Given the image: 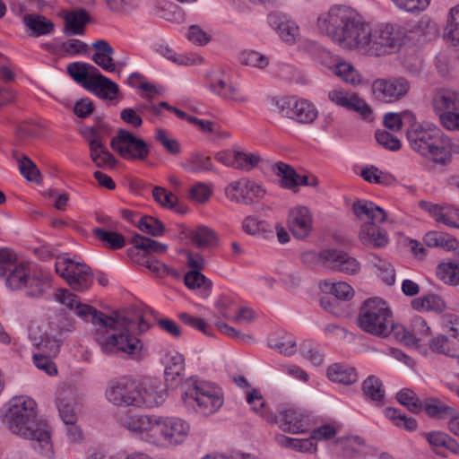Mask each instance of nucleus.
<instances>
[{
	"label": "nucleus",
	"instance_id": "nucleus-14",
	"mask_svg": "<svg viewBox=\"0 0 459 459\" xmlns=\"http://www.w3.org/2000/svg\"><path fill=\"white\" fill-rule=\"evenodd\" d=\"M137 382L123 376L109 380L105 390L106 399L115 406L135 407Z\"/></svg>",
	"mask_w": 459,
	"mask_h": 459
},
{
	"label": "nucleus",
	"instance_id": "nucleus-62",
	"mask_svg": "<svg viewBox=\"0 0 459 459\" xmlns=\"http://www.w3.org/2000/svg\"><path fill=\"white\" fill-rule=\"evenodd\" d=\"M185 284L191 290L204 287V290H211L212 282L197 270H190L184 277Z\"/></svg>",
	"mask_w": 459,
	"mask_h": 459
},
{
	"label": "nucleus",
	"instance_id": "nucleus-59",
	"mask_svg": "<svg viewBox=\"0 0 459 459\" xmlns=\"http://www.w3.org/2000/svg\"><path fill=\"white\" fill-rule=\"evenodd\" d=\"M274 172L277 176L281 177V185L284 187L293 189L297 186L298 174L289 165L278 162L274 165Z\"/></svg>",
	"mask_w": 459,
	"mask_h": 459
},
{
	"label": "nucleus",
	"instance_id": "nucleus-25",
	"mask_svg": "<svg viewBox=\"0 0 459 459\" xmlns=\"http://www.w3.org/2000/svg\"><path fill=\"white\" fill-rule=\"evenodd\" d=\"M360 243L368 248H385L389 243L387 231L372 222H364L359 232Z\"/></svg>",
	"mask_w": 459,
	"mask_h": 459
},
{
	"label": "nucleus",
	"instance_id": "nucleus-56",
	"mask_svg": "<svg viewBox=\"0 0 459 459\" xmlns=\"http://www.w3.org/2000/svg\"><path fill=\"white\" fill-rule=\"evenodd\" d=\"M415 32L422 37L424 41H429L438 36L439 28L429 17H422L415 28Z\"/></svg>",
	"mask_w": 459,
	"mask_h": 459
},
{
	"label": "nucleus",
	"instance_id": "nucleus-26",
	"mask_svg": "<svg viewBox=\"0 0 459 459\" xmlns=\"http://www.w3.org/2000/svg\"><path fill=\"white\" fill-rule=\"evenodd\" d=\"M86 90L104 100L115 99L119 91L118 85L101 74L99 70L90 77Z\"/></svg>",
	"mask_w": 459,
	"mask_h": 459
},
{
	"label": "nucleus",
	"instance_id": "nucleus-9",
	"mask_svg": "<svg viewBox=\"0 0 459 459\" xmlns=\"http://www.w3.org/2000/svg\"><path fill=\"white\" fill-rule=\"evenodd\" d=\"M153 446L158 447L178 446L189 436L190 424L178 417H156Z\"/></svg>",
	"mask_w": 459,
	"mask_h": 459
},
{
	"label": "nucleus",
	"instance_id": "nucleus-10",
	"mask_svg": "<svg viewBox=\"0 0 459 459\" xmlns=\"http://www.w3.org/2000/svg\"><path fill=\"white\" fill-rule=\"evenodd\" d=\"M56 273L75 291L88 290L93 281V273L89 265L70 258L59 256L55 264Z\"/></svg>",
	"mask_w": 459,
	"mask_h": 459
},
{
	"label": "nucleus",
	"instance_id": "nucleus-37",
	"mask_svg": "<svg viewBox=\"0 0 459 459\" xmlns=\"http://www.w3.org/2000/svg\"><path fill=\"white\" fill-rule=\"evenodd\" d=\"M411 307L416 310L442 312L446 309L445 300L438 295L428 294L411 300Z\"/></svg>",
	"mask_w": 459,
	"mask_h": 459
},
{
	"label": "nucleus",
	"instance_id": "nucleus-19",
	"mask_svg": "<svg viewBox=\"0 0 459 459\" xmlns=\"http://www.w3.org/2000/svg\"><path fill=\"white\" fill-rule=\"evenodd\" d=\"M167 397L165 385L158 380L137 382L135 408H153L162 404Z\"/></svg>",
	"mask_w": 459,
	"mask_h": 459
},
{
	"label": "nucleus",
	"instance_id": "nucleus-11",
	"mask_svg": "<svg viewBox=\"0 0 459 459\" xmlns=\"http://www.w3.org/2000/svg\"><path fill=\"white\" fill-rule=\"evenodd\" d=\"M372 29L363 17L346 10V48L369 55Z\"/></svg>",
	"mask_w": 459,
	"mask_h": 459
},
{
	"label": "nucleus",
	"instance_id": "nucleus-41",
	"mask_svg": "<svg viewBox=\"0 0 459 459\" xmlns=\"http://www.w3.org/2000/svg\"><path fill=\"white\" fill-rule=\"evenodd\" d=\"M132 243L136 249L142 250L147 255L152 253L163 254L168 250L166 244L138 234L132 238Z\"/></svg>",
	"mask_w": 459,
	"mask_h": 459
},
{
	"label": "nucleus",
	"instance_id": "nucleus-38",
	"mask_svg": "<svg viewBox=\"0 0 459 459\" xmlns=\"http://www.w3.org/2000/svg\"><path fill=\"white\" fill-rule=\"evenodd\" d=\"M346 109L358 113L364 120H372V108L364 99L355 92L346 91Z\"/></svg>",
	"mask_w": 459,
	"mask_h": 459
},
{
	"label": "nucleus",
	"instance_id": "nucleus-20",
	"mask_svg": "<svg viewBox=\"0 0 459 459\" xmlns=\"http://www.w3.org/2000/svg\"><path fill=\"white\" fill-rule=\"evenodd\" d=\"M157 416L126 413L120 417L119 423L133 434L140 435L145 442L152 445Z\"/></svg>",
	"mask_w": 459,
	"mask_h": 459
},
{
	"label": "nucleus",
	"instance_id": "nucleus-32",
	"mask_svg": "<svg viewBox=\"0 0 459 459\" xmlns=\"http://www.w3.org/2000/svg\"><path fill=\"white\" fill-rule=\"evenodd\" d=\"M363 395L377 406L385 403V392L381 379L374 375L368 377L362 383Z\"/></svg>",
	"mask_w": 459,
	"mask_h": 459
},
{
	"label": "nucleus",
	"instance_id": "nucleus-63",
	"mask_svg": "<svg viewBox=\"0 0 459 459\" xmlns=\"http://www.w3.org/2000/svg\"><path fill=\"white\" fill-rule=\"evenodd\" d=\"M373 264L380 273L382 280L387 285H393L395 281V272L393 265L377 255H374Z\"/></svg>",
	"mask_w": 459,
	"mask_h": 459
},
{
	"label": "nucleus",
	"instance_id": "nucleus-36",
	"mask_svg": "<svg viewBox=\"0 0 459 459\" xmlns=\"http://www.w3.org/2000/svg\"><path fill=\"white\" fill-rule=\"evenodd\" d=\"M94 72H98V69L94 65L87 63L74 62L67 65L68 74L85 89L90 81V77Z\"/></svg>",
	"mask_w": 459,
	"mask_h": 459
},
{
	"label": "nucleus",
	"instance_id": "nucleus-43",
	"mask_svg": "<svg viewBox=\"0 0 459 459\" xmlns=\"http://www.w3.org/2000/svg\"><path fill=\"white\" fill-rule=\"evenodd\" d=\"M93 235L110 249H119L126 245V239L123 235L96 228L92 230Z\"/></svg>",
	"mask_w": 459,
	"mask_h": 459
},
{
	"label": "nucleus",
	"instance_id": "nucleus-50",
	"mask_svg": "<svg viewBox=\"0 0 459 459\" xmlns=\"http://www.w3.org/2000/svg\"><path fill=\"white\" fill-rule=\"evenodd\" d=\"M385 415L397 427L403 428L408 431H413L418 428L417 420L412 417H407L400 410L394 408L386 409Z\"/></svg>",
	"mask_w": 459,
	"mask_h": 459
},
{
	"label": "nucleus",
	"instance_id": "nucleus-22",
	"mask_svg": "<svg viewBox=\"0 0 459 459\" xmlns=\"http://www.w3.org/2000/svg\"><path fill=\"white\" fill-rule=\"evenodd\" d=\"M412 331L406 330L403 326L398 325L395 330V338L408 346H420L431 335V331L427 322L422 317H415L411 322Z\"/></svg>",
	"mask_w": 459,
	"mask_h": 459
},
{
	"label": "nucleus",
	"instance_id": "nucleus-61",
	"mask_svg": "<svg viewBox=\"0 0 459 459\" xmlns=\"http://www.w3.org/2000/svg\"><path fill=\"white\" fill-rule=\"evenodd\" d=\"M57 409L65 424L75 423L77 406L72 398L58 399Z\"/></svg>",
	"mask_w": 459,
	"mask_h": 459
},
{
	"label": "nucleus",
	"instance_id": "nucleus-27",
	"mask_svg": "<svg viewBox=\"0 0 459 459\" xmlns=\"http://www.w3.org/2000/svg\"><path fill=\"white\" fill-rule=\"evenodd\" d=\"M307 426V419L301 412L294 409H287L280 412V427L283 431L292 434L302 433Z\"/></svg>",
	"mask_w": 459,
	"mask_h": 459
},
{
	"label": "nucleus",
	"instance_id": "nucleus-60",
	"mask_svg": "<svg viewBox=\"0 0 459 459\" xmlns=\"http://www.w3.org/2000/svg\"><path fill=\"white\" fill-rule=\"evenodd\" d=\"M138 228L141 231L153 237L162 236L165 230L164 224L152 216L143 217L138 222Z\"/></svg>",
	"mask_w": 459,
	"mask_h": 459
},
{
	"label": "nucleus",
	"instance_id": "nucleus-35",
	"mask_svg": "<svg viewBox=\"0 0 459 459\" xmlns=\"http://www.w3.org/2000/svg\"><path fill=\"white\" fill-rule=\"evenodd\" d=\"M191 241L201 248L210 247L218 243V237L215 231L204 225L198 226L189 233Z\"/></svg>",
	"mask_w": 459,
	"mask_h": 459
},
{
	"label": "nucleus",
	"instance_id": "nucleus-49",
	"mask_svg": "<svg viewBox=\"0 0 459 459\" xmlns=\"http://www.w3.org/2000/svg\"><path fill=\"white\" fill-rule=\"evenodd\" d=\"M268 345L271 349L284 356H292L297 351L296 341L288 336L271 338Z\"/></svg>",
	"mask_w": 459,
	"mask_h": 459
},
{
	"label": "nucleus",
	"instance_id": "nucleus-12",
	"mask_svg": "<svg viewBox=\"0 0 459 459\" xmlns=\"http://www.w3.org/2000/svg\"><path fill=\"white\" fill-rule=\"evenodd\" d=\"M275 106L280 115L301 124H310L318 116L315 105L305 99L285 96L276 100Z\"/></svg>",
	"mask_w": 459,
	"mask_h": 459
},
{
	"label": "nucleus",
	"instance_id": "nucleus-64",
	"mask_svg": "<svg viewBox=\"0 0 459 459\" xmlns=\"http://www.w3.org/2000/svg\"><path fill=\"white\" fill-rule=\"evenodd\" d=\"M152 196L162 207L168 209H174L178 200L177 195L160 186L153 188Z\"/></svg>",
	"mask_w": 459,
	"mask_h": 459
},
{
	"label": "nucleus",
	"instance_id": "nucleus-15",
	"mask_svg": "<svg viewBox=\"0 0 459 459\" xmlns=\"http://www.w3.org/2000/svg\"><path fill=\"white\" fill-rule=\"evenodd\" d=\"M225 195L231 202L250 205L255 201L263 199L266 195V190L254 179L241 178L230 182L226 186Z\"/></svg>",
	"mask_w": 459,
	"mask_h": 459
},
{
	"label": "nucleus",
	"instance_id": "nucleus-7",
	"mask_svg": "<svg viewBox=\"0 0 459 459\" xmlns=\"http://www.w3.org/2000/svg\"><path fill=\"white\" fill-rule=\"evenodd\" d=\"M408 39V30L397 23H380L372 30L369 56H382L400 50Z\"/></svg>",
	"mask_w": 459,
	"mask_h": 459
},
{
	"label": "nucleus",
	"instance_id": "nucleus-28",
	"mask_svg": "<svg viewBox=\"0 0 459 459\" xmlns=\"http://www.w3.org/2000/svg\"><path fill=\"white\" fill-rule=\"evenodd\" d=\"M89 13L83 9H75L65 15L64 33L66 36L82 35L84 27L90 22Z\"/></svg>",
	"mask_w": 459,
	"mask_h": 459
},
{
	"label": "nucleus",
	"instance_id": "nucleus-24",
	"mask_svg": "<svg viewBox=\"0 0 459 459\" xmlns=\"http://www.w3.org/2000/svg\"><path fill=\"white\" fill-rule=\"evenodd\" d=\"M288 224L292 234L298 238L307 237L312 230L313 218L306 206H296L290 210Z\"/></svg>",
	"mask_w": 459,
	"mask_h": 459
},
{
	"label": "nucleus",
	"instance_id": "nucleus-8",
	"mask_svg": "<svg viewBox=\"0 0 459 459\" xmlns=\"http://www.w3.org/2000/svg\"><path fill=\"white\" fill-rule=\"evenodd\" d=\"M12 290H23L30 298H41L51 288V277L42 272L31 273L29 266H18L6 277Z\"/></svg>",
	"mask_w": 459,
	"mask_h": 459
},
{
	"label": "nucleus",
	"instance_id": "nucleus-23",
	"mask_svg": "<svg viewBox=\"0 0 459 459\" xmlns=\"http://www.w3.org/2000/svg\"><path fill=\"white\" fill-rule=\"evenodd\" d=\"M419 206L429 212L437 223L459 229V207L451 204L439 205L428 201H420Z\"/></svg>",
	"mask_w": 459,
	"mask_h": 459
},
{
	"label": "nucleus",
	"instance_id": "nucleus-31",
	"mask_svg": "<svg viewBox=\"0 0 459 459\" xmlns=\"http://www.w3.org/2000/svg\"><path fill=\"white\" fill-rule=\"evenodd\" d=\"M22 21L33 37L49 35L54 31V23L43 15L27 13L23 16Z\"/></svg>",
	"mask_w": 459,
	"mask_h": 459
},
{
	"label": "nucleus",
	"instance_id": "nucleus-5",
	"mask_svg": "<svg viewBox=\"0 0 459 459\" xmlns=\"http://www.w3.org/2000/svg\"><path fill=\"white\" fill-rule=\"evenodd\" d=\"M182 389V401L189 411L208 416L223 404L220 390L208 382L191 377L183 383Z\"/></svg>",
	"mask_w": 459,
	"mask_h": 459
},
{
	"label": "nucleus",
	"instance_id": "nucleus-39",
	"mask_svg": "<svg viewBox=\"0 0 459 459\" xmlns=\"http://www.w3.org/2000/svg\"><path fill=\"white\" fill-rule=\"evenodd\" d=\"M182 167L192 173H200L205 171H213L212 159L201 153H192L185 161Z\"/></svg>",
	"mask_w": 459,
	"mask_h": 459
},
{
	"label": "nucleus",
	"instance_id": "nucleus-30",
	"mask_svg": "<svg viewBox=\"0 0 459 459\" xmlns=\"http://www.w3.org/2000/svg\"><path fill=\"white\" fill-rule=\"evenodd\" d=\"M432 102L436 113L459 111V93L455 91L448 89L437 91Z\"/></svg>",
	"mask_w": 459,
	"mask_h": 459
},
{
	"label": "nucleus",
	"instance_id": "nucleus-42",
	"mask_svg": "<svg viewBox=\"0 0 459 459\" xmlns=\"http://www.w3.org/2000/svg\"><path fill=\"white\" fill-rule=\"evenodd\" d=\"M312 436L309 438H292L281 435L277 437V442L285 447H290L299 452L312 453L316 450V446Z\"/></svg>",
	"mask_w": 459,
	"mask_h": 459
},
{
	"label": "nucleus",
	"instance_id": "nucleus-55",
	"mask_svg": "<svg viewBox=\"0 0 459 459\" xmlns=\"http://www.w3.org/2000/svg\"><path fill=\"white\" fill-rule=\"evenodd\" d=\"M262 160L257 152H247L237 150L236 169L251 171L256 168Z\"/></svg>",
	"mask_w": 459,
	"mask_h": 459
},
{
	"label": "nucleus",
	"instance_id": "nucleus-57",
	"mask_svg": "<svg viewBox=\"0 0 459 459\" xmlns=\"http://www.w3.org/2000/svg\"><path fill=\"white\" fill-rule=\"evenodd\" d=\"M185 370V359L183 355L176 353L172 355L165 368L167 381H176Z\"/></svg>",
	"mask_w": 459,
	"mask_h": 459
},
{
	"label": "nucleus",
	"instance_id": "nucleus-54",
	"mask_svg": "<svg viewBox=\"0 0 459 459\" xmlns=\"http://www.w3.org/2000/svg\"><path fill=\"white\" fill-rule=\"evenodd\" d=\"M445 35L454 46H459V4L450 10Z\"/></svg>",
	"mask_w": 459,
	"mask_h": 459
},
{
	"label": "nucleus",
	"instance_id": "nucleus-58",
	"mask_svg": "<svg viewBox=\"0 0 459 459\" xmlns=\"http://www.w3.org/2000/svg\"><path fill=\"white\" fill-rule=\"evenodd\" d=\"M18 266H25V264H17L16 255L12 250L0 249V277L8 276Z\"/></svg>",
	"mask_w": 459,
	"mask_h": 459
},
{
	"label": "nucleus",
	"instance_id": "nucleus-48",
	"mask_svg": "<svg viewBox=\"0 0 459 459\" xmlns=\"http://www.w3.org/2000/svg\"><path fill=\"white\" fill-rule=\"evenodd\" d=\"M13 156L18 163L21 174L28 180H35L39 175V171L35 163L18 151H13Z\"/></svg>",
	"mask_w": 459,
	"mask_h": 459
},
{
	"label": "nucleus",
	"instance_id": "nucleus-33",
	"mask_svg": "<svg viewBox=\"0 0 459 459\" xmlns=\"http://www.w3.org/2000/svg\"><path fill=\"white\" fill-rule=\"evenodd\" d=\"M422 409H424L428 416L437 420H450L455 415L457 411L455 406L433 397L425 400Z\"/></svg>",
	"mask_w": 459,
	"mask_h": 459
},
{
	"label": "nucleus",
	"instance_id": "nucleus-45",
	"mask_svg": "<svg viewBox=\"0 0 459 459\" xmlns=\"http://www.w3.org/2000/svg\"><path fill=\"white\" fill-rule=\"evenodd\" d=\"M415 121L414 115L410 111L397 113H386L384 117V125L391 130H400L403 126L410 125Z\"/></svg>",
	"mask_w": 459,
	"mask_h": 459
},
{
	"label": "nucleus",
	"instance_id": "nucleus-4",
	"mask_svg": "<svg viewBox=\"0 0 459 459\" xmlns=\"http://www.w3.org/2000/svg\"><path fill=\"white\" fill-rule=\"evenodd\" d=\"M74 330V322L65 312H54L47 325L30 327L29 338L35 347H44L50 355H58L65 339Z\"/></svg>",
	"mask_w": 459,
	"mask_h": 459
},
{
	"label": "nucleus",
	"instance_id": "nucleus-46",
	"mask_svg": "<svg viewBox=\"0 0 459 459\" xmlns=\"http://www.w3.org/2000/svg\"><path fill=\"white\" fill-rule=\"evenodd\" d=\"M397 401L405 406L411 413H419L422 411L423 403L418 395L411 389L404 388L396 394Z\"/></svg>",
	"mask_w": 459,
	"mask_h": 459
},
{
	"label": "nucleus",
	"instance_id": "nucleus-3",
	"mask_svg": "<svg viewBox=\"0 0 459 459\" xmlns=\"http://www.w3.org/2000/svg\"><path fill=\"white\" fill-rule=\"evenodd\" d=\"M406 137L411 148L427 160L442 166L451 162L449 147L459 152V144H453L450 139L437 127H424L415 121L406 129Z\"/></svg>",
	"mask_w": 459,
	"mask_h": 459
},
{
	"label": "nucleus",
	"instance_id": "nucleus-13",
	"mask_svg": "<svg viewBox=\"0 0 459 459\" xmlns=\"http://www.w3.org/2000/svg\"><path fill=\"white\" fill-rule=\"evenodd\" d=\"M206 85L210 91L221 98L235 103L247 101V96L230 81V74L226 69H212L206 74Z\"/></svg>",
	"mask_w": 459,
	"mask_h": 459
},
{
	"label": "nucleus",
	"instance_id": "nucleus-53",
	"mask_svg": "<svg viewBox=\"0 0 459 459\" xmlns=\"http://www.w3.org/2000/svg\"><path fill=\"white\" fill-rule=\"evenodd\" d=\"M154 50L168 60L178 65H192L195 64L194 58L186 56H178L171 48L164 43H156L154 45Z\"/></svg>",
	"mask_w": 459,
	"mask_h": 459
},
{
	"label": "nucleus",
	"instance_id": "nucleus-40",
	"mask_svg": "<svg viewBox=\"0 0 459 459\" xmlns=\"http://www.w3.org/2000/svg\"><path fill=\"white\" fill-rule=\"evenodd\" d=\"M360 176L368 183L380 184L384 186H390L395 181L393 175L384 172L373 165L365 167L361 170Z\"/></svg>",
	"mask_w": 459,
	"mask_h": 459
},
{
	"label": "nucleus",
	"instance_id": "nucleus-17",
	"mask_svg": "<svg viewBox=\"0 0 459 459\" xmlns=\"http://www.w3.org/2000/svg\"><path fill=\"white\" fill-rule=\"evenodd\" d=\"M111 148L125 159L145 160L150 153L149 145L126 129H119L110 142Z\"/></svg>",
	"mask_w": 459,
	"mask_h": 459
},
{
	"label": "nucleus",
	"instance_id": "nucleus-2",
	"mask_svg": "<svg viewBox=\"0 0 459 459\" xmlns=\"http://www.w3.org/2000/svg\"><path fill=\"white\" fill-rule=\"evenodd\" d=\"M36 403L28 396H16L7 404L4 422L10 431L32 442L39 454L51 457L53 446L47 425L37 420Z\"/></svg>",
	"mask_w": 459,
	"mask_h": 459
},
{
	"label": "nucleus",
	"instance_id": "nucleus-44",
	"mask_svg": "<svg viewBox=\"0 0 459 459\" xmlns=\"http://www.w3.org/2000/svg\"><path fill=\"white\" fill-rule=\"evenodd\" d=\"M247 401L250 405H252V409L259 413V415L266 421H276V416L265 407L264 399L258 391L253 390L252 392L247 393Z\"/></svg>",
	"mask_w": 459,
	"mask_h": 459
},
{
	"label": "nucleus",
	"instance_id": "nucleus-21",
	"mask_svg": "<svg viewBox=\"0 0 459 459\" xmlns=\"http://www.w3.org/2000/svg\"><path fill=\"white\" fill-rule=\"evenodd\" d=\"M269 25L277 32L279 38L288 45H294L299 37V27L290 17L280 11L268 14Z\"/></svg>",
	"mask_w": 459,
	"mask_h": 459
},
{
	"label": "nucleus",
	"instance_id": "nucleus-51",
	"mask_svg": "<svg viewBox=\"0 0 459 459\" xmlns=\"http://www.w3.org/2000/svg\"><path fill=\"white\" fill-rule=\"evenodd\" d=\"M344 264V255L342 250L329 248L323 250V268L342 271Z\"/></svg>",
	"mask_w": 459,
	"mask_h": 459
},
{
	"label": "nucleus",
	"instance_id": "nucleus-1",
	"mask_svg": "<svg viewBox=\"0 0 459 459\" xmlns=\"http://www.w3.org/2000/svg\"><path fill=\"white\" fill-rule=\"evenodd\" d=\"M76 314L87 319L96 326L94 338L100 350L106 354H123L137 356L143 349L138 335L144 333L148 324L143 317L133 311H123L107 316L90 305L76 303L74 308Z\"/></svg>",
	"mask_w": 459,
	"mask_h": 459
},
{
	"label": "nucleus",
	"instance_id": "nucleus-34",
	"mask_svg": "<svg viewBox=\"0 0 459 459\" xmlns=\"http://www.w3.org/2000/svg\"><path fill=\"white\" fill-rule=\"evenodd\" d=\"M423 241L429 247H442L445 250H455L458 248V241L447 233L440 231H429L425 234Z\"/></svg>",
	"mask_w": 459,
	"mask_h": 459
},
{
	"label": "nucleus",
	"instance_id": "nucleus-18",
	"mask_svg": "<svg viewBox=\"0 0 459 459\" xmlns=\"http://www.w3.org/2000/svg\"><path fill=\"white\" fill-rule=\"evenodd\" d=\"M319 31L329 37L333 42L342 45L344 41V7L342 4L333 5L328 13L321 14L317 19Z\"/></svg>",
	"mask_w": 459,
	"mask_h": 459
},
{
	"label": "nucleus",
	"instance_id": "nucleus-52",
	"mask_svg": "<svg viewBox=\"0 0 459 459\" xmlns=\"http://www.w3.org/2000/svg\"><path fill=\"white\" fill-rule=\"evenodd\" d=\"M241 64L249 65L258 69H264L268 66L270 59L267 56L255 51V50H245L239 56Z\"/></svg>",
	"mask_w": 459,
	"mask_h": 459
},
{
	"label": "nucleus",
	"instance_id": "nucleus-29",
	"mask_svg": "<svg viewBox=\"0 0 459 459\" xmlns=\"http://www.w3.org/2000/svg\"><path fill=\"white\" fill-rule=\"evenodd\" d=\"M150 9L155 15L169 22L180 23L185 20V12L175 2H152Z\"/></svg>",
	"mask_w": 459,
	"mask_h": 459
},
{
	"label": "nucleus",
	"instance_id": "nucleus-16",
	"mask_svg": "<svg viewBox=\"0 0 459 459\" xmlns=\"http://www.w3.org/2000/svg\"><path fill=\"white\" fill-rule=\"evenodd\" d=\"M372 94L379 101L393 103L404 98L411 90L410 82L402 76L376 79L371 85Z\"/></svg>",
	"mask_w": 459,
	"mask_h": 459
},
{
	"label": "nucleus",
	"instance_id": "nucleus-47",
	"mask_svg": "<svg viewBox=\"0 0 459 459\" xmlns=\"http://www.w3.org/2000/svg\"><path fill=\"white\" fill-rule=\"evenodd\" d=\"M41 352L33 354V362L35 366L46 372L49 376H54L57 373L56 366L53 362L52 358L57 355H50L44 347H36Z\"/></svg>",
	"mask_w": 459,
	"mask_h": 459
},
{
	"label": "nucleus",
	"instance_id": "nucleus-6",
	"mask_svg": "<svg viewBox=\"0 0 459 459\" xmlns=\"http://www.w3.org/2000/svg\"><path fill=\"white\" fill-rule=\"evenodd\" d=\"M358 325L364 332L378 337H386L392 332L395 335L398 327L387 303L377 297L364 301L358 316Z\"/></svg>",
	"mask_w": 459,
	"mask_h": 459
}]
</instances>
